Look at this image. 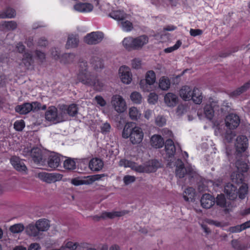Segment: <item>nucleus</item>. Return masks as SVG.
Masks as SVG:
<instances>
[{
    "label": "nucleus",
    "instance_id": "obj_32",
    "mask_svg": "<svg viewBox=\"0 0 250 250\" xmlns=\"http://www.w3.org/2000/svg\"><path fill=\"white\" fill-rule=\"evenodd\" d=\"M109 16L117 21L125 20L127 18V14L121 10H114L109 14Z\"/></svg>",
    "mask_w": 250,
    "mask_h": 250
},
{
    "label": "nucleus",
    "instance_id": "obj_8",
    "mask_svg": "<svg viewBox=\"0 0 250 250\" xmlns=\"http://www.w3.org/2000/svg\"><path fill=\"white\" fill-rule=\"evenodd\" d=\"M104 38L103 32L100 31L92 32L87 34L84 37V42L88 44H97L101 42Z\"/></svg>",
    "mask_w": 250,
    "mask_h": 250
},
{
    "label": "nucleus",
    "instance_id": "obj_20",
    "mask_svg": "<svg viewBox=\"0 0 250 250\" xmlns=\"http://www.w3.org/2000/svg\"><path fill=\"white\" fill-rule=\"evenodd\" d=\"M224 191L229 198L231 200L235 199L238 195L237 188L232 184H227L225 186Z\"/></svg>",
    "mask_w": 250,
    "mask_h": 250
},
{
    "label": "nucleus",
    "instance_id": "obj_54",
    "mask_svg": "<svg viewBox=\"0 0 250 250\" xmlns=\"http://www.w3.org/2000/svg\"><path fill=\"white\" fill-rule=\"evenodd\" d=\"M136 180V177L134 176L127 175L124 177L123 182L125 185H128L134 183Z\"/></svg>",
    "mask_w": 250,
    "mask_h": 250
},
{
    "label": "nucleus",
    "instance_id": "obj_38",
    "mask_svg": "<svg viewBox=\"0 0 250 250\" xmlns=\"http://www.w3.org/2000/svg\"><path fill=\"white\" fill-rule=\"evenodd\" d=\"M79 40L77 36L71 35L69 36L66 44L67 48L76 47L78 45Z\"/></svg>",
    "mask_w": 250,
    "mask_h": 250
},
{
    "label": "nucleus",
    "instance_id": "obj_34",
    "mask_svg": "<svg viewBox=\"0 0 250 250\" xmlns=\"http://www.w3.org/2000/svg\"><path fill=\"white\" fill-rule=\"evenodd\" d=\"M203 96L200 90L194 87L192 92V98L191 100L196 104H200L202 102Z\"/></svg>",
    "mask_w": 250,
    "mask_h": 250
},
{
    "label": "nucleus",
    "instance_id": "obj_5",
    "mask_svg": "<svg viewBox=\"0 0 250 250\" xmlns=\"http://www.w3.org/2000/svg\"><path fill=\"white\" fill-rule=\"evenodd\" d=\"M156 82V75L152 70L148 71L145 76V80H142L140 82L141 88L145 92L151 90L150 86Z\"/></svg>",
    "mask_w": 250,
    "mask_h": 250
},
{
    "label": "nucleus",
    "instance_id": "obj_22",
    "mask_svg": "<svg viewBox=\"0 0 250 250\" xmlns=\"http://www.w3.org/2000/svg\"><path fill=\"white\" fill-rule=\"evenodd\" d=\"M164 102L167 106L173 107L178 103V98L176 94L168 92L164 96Z\"/></svg>",
    "mask_w": 250,
    "mask_h": 250
},
{
    "label": "nucleus",
    "instance_id": "obj_31",
    "mask_svg": "<svg viewBox=\"0 0 250 250\" xmlns=\"http://www.w3.org/2000/svg\"><path fill=\"white\" fill-rule=\"evenodd\" d=\"M17 24L15 21H2L0 23V28L3 30L12 31L16 29Z\"/></svg>",
    "mask_w": 250,
    "mask_h": 250
},
{
    "label": "nucleus",
    "instance_id": "obj_49",
    "mask_svg": "<svg viewBox=\"0 0 250 250\" xmlns=\"http://www.w3.org/2000/svg\"><path fill=\"white\" fill-rule=\"evenodd\" d=\"M248 192V186L245 184H243L238 190V195L241 199H244Z\"/></svg>",
    "mask_w": 250,
    "mask_h": 250
},
{
    "label": "nucleus",
    "instance_id": "obj_12",
    "mask_svg": "<svg viewBox=\"0 0 250 250\" xmlns=\"http://www.w3.org/2000/svg\"><path fill=\"white\" fill-rule=\"evenodd\" d=\"M165 150V153L163 154L164 158L168 160L174 156L176 151V148L172 140L168 139L166 141Z\"/></svg>",
    "mask_w": 250,
    "mask_h": 250
},
{
    "label": "nucleus",
    "instance_id": "obj_11",
    "mask_svg": "<svg viewBox=\"0 0 250 250\" xmlns=\"http://www.w3.org/2000/svg\"><path fill=\"white\" fill-rule=\"evenodd\" d=\"M239 117L235 114H230L226 116L225 124L227 127L230 129L236 128L240 124Z\"/></svg>",
    "mask_w": 250,
    "mask_h": 250
},
{
    "label": "nucleus",
    "instance_id": "obj_14",
    "mask_svg": "<svg viewBox=\"0 0 250 250\" xmlns=\"http://www.w3.org/2000/svg\"><path fill=\"white\" fill-rule=\"evenodd\" d=\"M236 150L239 152L245 151L248 146V140L245 136L240 135L237 137L235 144Z\"/></svg>",
    "mask_w": 250,
    "mask_h": 250
},
{
    "label": "nucleus",
    "instance_id": "obj_45",
    "mask_svg": "<svg viewBox=\"0 0 250 250\" xmlns=\"http://www.w3.org/2000/svg\"><path fill=\"white\" fill-rule=\"evenodd\" d=\"M119 24L122 29L125 31L129 32L133 29L132 23L130 21L126 20V19L121 21Z\"/></svg>",
    "mask_w": 250,
    "mask_h": 250
},
{
    "label": "nucleus",
    "instance_id": "obj_17",
    "mask_svg": "<svg viewBox=\"0 0 250 250\" xmlns=\"http://www.w3.org/2000/svg\"><path fill=\"white\" fill-rule=\"evenodd\" d=\"M193 89L188 85L182 86L179 90L180 97L184 101H189L192 98V92Z\"/></svg>",
    "mask_w": 250,
    "mask_h": 250
},
{
    "label": "nucleus",
    "instance_id": "obj_1",
    "mask_svg": "<svg viewBox=\"0 0 250 250\" xmlns=\"http://www.w3.org/2000/svg\"><path fill=\"white\" fill-rule=\"evenodd\" d=\"M119 165L125 167H130L133 170L139 173H149L155 172L159 167V163L155 160H152L144 165H139L137 163L125 159H122Z\"/></svg>",
    "mask_w": 250,
    "mask_h": 250
},
{
    "label": "nucleus",
    "instance_id": "obj_21",
    "mask_svg": "<svg viewBox=\"0 0 250 250\" xmlns=\"http://www.w3.org/2000/svg\"><path fill=\"white\" fill-rule=\"evenodd\" d=\"M215 203V199L209 194H204L201 199L202 206L205 208H210Z\"/></svg>",
    "mask_w": 250,
    "mask_h": 250
},
{
    "label": "nucleus",
    "instance_id": "obj_25",
    "mask_svg": "<svg viewBox=\"0 0 250 250\" xmlns=\"http://www.w3.org/2000/svg\"><path fill=\"white\" fill-rule=\"evenodd\" d=\"M104 166L103 161L98 158H93L89 162V167L93 171H98L102 169Z\"/></svg>",
    "mask_w": 250,
    "mask_h": 250
},
{
    "label": "nucleus",
    "instance_id": "obj_55",
    "mask_svg": "<svg viewBox=\"0 0 250 250\" xmlns=\"http://www.w3.org/2000/svg\"><path fill=\"white\" fill-rule=\"evenodd\" d=\"M94 218H96L98 220L100 219H112V211H104L102 212L100 216H96Z\"/></svg>",
    "mask_w": 250,
    "mask_h": 250
},
{
    "label": "nucleus",
    "instance_id": "obj_40",
    "mask_svg": "<svg viewBox=\"0 0 250 250\" xmlns=\"http://www.w3.org/2000/svg\"><path fill=\"white\" fill-rule=\"evenodd\" d=\"M215 103L213 102L211 104H207L204 107V113L206 117L209 120H211L214 115V109Z\"/></svg>",
    "mask_w": 250,
    "mask_h": 250
},
{
    "label": "nucleus",
    "instance_id": "obj_23",
    "mask_svg": "<svg viewBox=\"0 0 250 250\" xmlns=\"http://www.w3.org/2000/svg\"><path fill=\"white\" fill-rule=\"evenodd\" d=\"M136 50L142 49L144 46L147 44L149 42L148 37L145 35L134 38Z\"/></svg>",
    "mask_w": 250,
    "mask_h": 250
},
{
    "label": "nucleus",
    "instance_id": "obj_53",
    "mask_svg": "<svg viewBox=\"0 0 250 250\" xmlns=\"http://www.w3.org/2000/svg\"><path fill=\"white\" fill-rule=\"evenodd\" d=\"M80 246V244L77 242H73L72 241H67L65 243L64 247H63L64 249L66 248H68L70 250H76L78 246Z\"/></svg>",
    "mask_w": 250,
    "mask_h": 250
},
{
    "label": "nucleus",
    "instance_id": "obj_52",
    "mask_svg": "<svg viewBox=\"0 0 250 250\" xmlns=\"http://www.w3.org/2000/svg\"><path fill=\"white\" fill-rule=\"evenodd\" d=\"M236 166L238 170L241 172H246L249 169L248 166L246 163L239 161L236 163Z\"/></svg>",
    "mask_w": 250,
    "mask_h": 250
},
{
    "label": "nucleus",
    "instance_id": "obj_28",
    "mask_svg": "<svg viewBox=\"0 0 250 250\" xmlns=\"http://www.w3.org/2000/svg\"><path fill=\"white\" fill-rule=\"evenodd\" d=\"M60 161V158L57 154H53L49 157L47 164L50 168L54 169L59 166Z\"/></svg>",
    "mask_w": 250,
    "mask_h": 250
},
{
    "label": "nucleus",
    "instance_id": "obj_36",
    "mask_svg": "<svg viewBox=\"0 0 250 250\" xmlns=\"http://www.w3.org/2000/svg\"><path fill=\"white\" fill-rule=\"evenodd\" d=\"M170 81L169 79L165 76L160 78L159 80V87L162 90H167L170 86Z\"/></svg>",
    "mask_w": 250,
    "mask_h": 250
},
{
    "label": "nucleus",
    "instance_id": "obj_44",
    "mask_svg": "<svg viewBox=\"0 0 250 250\" xmlns=\"http://www.w3.org/2000/svg\"><path fill=\"white\" fill-rule=\"evenodd\" d=\"M25 227L22 223L15 224L9 228V230L13 233H19L25 229Z\"/></svg>",
    "mask_w": 250,
    "mask_h": 250
},
{
    "label": "nucleus",
    "instance_id": "obj_39",
    "mask_svg": "<svg viewBox=\"0 0 250 250\" xmlns=\"http://www.w3.org/2000/svg\"><path fill=\"white\" fill-rule=\"evenodd\" d=\"M16 15V11L11 8H7L5 10L0 13V18H1V19H11L14 18Z\"/></svg>",
    "mask_w": 250,
    "mask_h": 250
},
{
    "label": "nucleus",
    "instance_id": "obj_26",
    "mask_svg": "<svg viewBox=\"0 0 250 250\" xmlns=\"http://www.w3.org/2000/svg\"><path fill=\"white\" fill-rule=\"evenodd\" d=\"M150 144L155 148H161L164 144V139L159 135H153L150 139Z\"/></svg>",
    "mask_w": 250,
    "mask_h": 250
},
{
    "label": "nucleus",
    "instance_id": "obj_46",
    "mask_svg": "<svg viewBox=\"0 0 250 250\" xmlns=\"http://www.w3.org/2000/svg\"><path fill=\"white\" fill-rule=\"evenodd\" d=\"M63 167L68 170L74 169L76 167L75 162L71 158H68L64 161Z\"/></svg>",
    "mask_w": 250,
    "mask_h": 250
},
{
    "label": "nucleus",
    "instance_id": "obj_30",
    "mask_svg": "<svg viewBox=\"0 0 250 250\" xmlns=\"http://www.w3.org/2000/svg\"><path fill=\"white\" fill-rule=\"evenodd\" d=\"M58 123L67 120L68 114L66 108V105H62L58 110Z\"/></svg>",
    "mask_w": 250,
    "mask_h": 250
},
{
    "label": "nucleus",
    "instance_id": "obj_42",
    "mask_svg": "<svg viewBox=\"0 0 250 250\" xmlns=\"http://www.w3.org/2000/svg\"><path fill=\"white\" fill-rule=\"evenodd\" d=\"M75 58V55L74 54H64L61 57L60 62L63 64L70 63L74 61Z\"/></svg>",
    "mask_w": 250,
    "mask_h": 250
},
{
    "label": "nucleus",
    "instance_id": "obj_51",
    "mask_svg": "<svg viewBox=\"0 0 250 250\" xmlns=\"http://www.w3.org/2000/svg\"><path fill=\"white\" fill-rule=\"evenodd\" d=\"M90 85L93 86L97 90L101 91L102 90L104 84L99 80L97 79L94 76L92 80V83Z\"/></svg>",
    "mask_w": 250,
    "mask_h": 250
},
{
    "label": "nucleus",
    "instance_id": "obj_16",
    "mask_svg": "<svg viewBox=\"0 0 250 250\" xmlns=\"http://www.w3.org/2000/svg\"><path fill=\"white\" fill-rule=\"evenodd\" d=\"M10 162L13 167L17 171L21 172H26L27 167L19 157L16 156L12 157L11 158Z\"/></svg>",
    "mask_w": 250,
    "mask_h": 250
},
{
    "label": "nucleus",
    "instance_id": "obj_13",
    "mask_svg": "<svg viewBox=\"0 0 250 250\" xmlns=\"http://www.w3.org/2000/svg\"><path fill=\"white\" fill-rule=\"evenodd\" d=\"M23 154L25 156L30 155L33 160L35 163L39 164L42 160V152L40 148L36 147L31 150L25 151V149L23 151Z\"/></svg>",
    "mask_w": 250,
    "mask_h": 250
},
{
    "label": "nucleus",
    "instance_id": "obj_43",
    "mask_svg": "<svg viewBox=\"0 0 250 250\" xmlns=\"http://www.w3.org/2000/svg\"><path fill=\"white\" fill-rule=\"evenodd\" d=\"M129 115L132 120H137L141 116L140 111L135 107H131L129 109Z\"/></svg>",
    "mask_w": 250,
    "mask_h": 250
},
{
    "label": "nucleus",
    "instance_id": "obj_33",
    "mask_svg": "<svg viewBox=\"0 0 250 250\" xmlns=\"http://www.w3.org/2000/svg\"><path fill=\"white\" fill-rule=\"evenodd\" d=\"M91 67L95 70L98 71L104 67L103 61L98 57H93L90 61Z\"/></svg>",
    "mask_w": 250,
    "mask_h": 250
},
{
    "label": "nucleus",
    "instance_id": "obj_64",
    "mask_svg": "<svg viewBox=\"0 0 250 250\" xmlns=\"http://www.w3.org/2000/svg\"><path fill=\"white\" fill-rule=\"evenodd\" d=\"M236 136V134L234 131H229L226 133L225 138L228 142L232 141L233 138Z\"/></svg>",
    "mask_w": 250,
    "mask_h": 250
},
{
    "label": "nucleus",
    "instance_id": "obj_24",
    "mask_svg": "<svg viewBox=\"0 0 250 250\" xmlns=\"http://www.w3.org/2000/svg\"><path fill=\"white\" fill-rule=\"evenodd\" d=\"M74 9L79 12L87 13L93 10V5L88 3H79L74 6Z\"/></svg>",
    "mask_w": 250,
    "mask_h": 250
},
{
    "label": "nucleus",
    "instance_id": "obj_10",
    "mask_svg": "<svg viewBox=\"0 0 250 250\" xmlns=\"http://www.w3.org/2000/svg\"><path fill=\"white\" fill-rule=\"evenodd\" d=\"M119 76L122 82L125 84H128L132 81V75L128 66L123 65L120 67L119 69Z\"/></svg>",
    "mask_w": 250,
    "mask_h": 250
},
{
    "label": "nucleus",
    "instance_id": "obj_18",
    "mask_svg": "<svg viewBox=\"0 0 250 250\" xmlns=\"http://www.w3.org/2000/svg\"><path fill=\"white\" fill-rule=\"evenodd\" d=\"M25 231L27 235L30 237L40 238L42 233L39 231L36 224L33 223L28 224L25 228Z\"/></svg>",
    "mask_w": 250,
    "mask_h": 250
},
{
    "label": "nucleus",
    "instance_id": "obj_2",
    "mask_svg": "<svg viewBox=\"0 0 250 250\" xmlns=\"http://www.w3.org/2000/svg\"><path fill=\"white\" fill-rule=\"evenodd\" d=\"M144 132L142 128L134 125L132 123H126L122 131V137L129 138L130 142L133 145H137L142 142L144 138Z\"/></svg>",
    "mask_w": 250,
    "mask_h": 250
},
{
    "label": "nucleus",
    "instance_id": "obj_6",
    "mask_svg": "<svg viewBox=\"0 0 250 250\" xmlns=\"http://www.w3.org/2000/svg\"><path fill=\"white\" fill-rule=\"evenodd\" d=\"M36 177L43 182L50 184L61 181L62 179V175L57 173H49L41 172L37 173Z\"/></svg>",
    "mask_w": 250,
    "mask_h": 250
},
{
    "label": "nucleus",
    "instance_id": "obj_3",
    "mask_svg": "<svg viewBox=\"0 0 250 250\" xmlns=\"http://www.w3.org/2000/svg\"><path fill=\"white\" fill-rule=\"evenodd\" d=\"M94 75L88 70L87 63L81 62L80 64V70L77 75V80L84 84L91 85Z\"/></svg>",
    "mask_w": 250,
    "mask_h": 250
},
{
    "label": "nucleus",
    "instance_id": "obj_61",
    "mask_svg": "<svg viewBox=\"0 0 250 250\" xmlns=\"http://www.w3.org/2000/svg\"><path fill=\"white\" fill-rule=\"evenodd\" d=\"M155 123L159 126H163L166 124V120L163 116L159 115L155 119Z\"/></svg>",
    "mask_w": 250,
    "mask_h": 250
},
{
    "label": "nucleus",
    "instance_id": "obj_57",
    "mask_svg": "<svg viewBox=\"0 0 250 250\" xmlns=\"http://www.w3.org/2000/svg\"><path fill=\"white\" fill-rule=\"evenodd\" d=\"M181 44L182 42L180 40H178L177 41L175 45H174L172 46L166 48L164 51L166 53L172 52V51L178 49L179 48V47L181 45Z\"/></svg>",
    "mask_w": 250,
    "mask_h": 250
},
{
    "label": "nucleus",
    "instance_id": "obj_19",
    "mask_svg": "<svg viewBox=\"0 0 250 250\" xmlns=\"http://www.w3.org/2000/svg\"><path fill=\"white\" fill-rule=\"evenodd\" d=\"M250 88V81L245 83L241 86L236 88V89L230 92L229 95L231 98H236L247 91Z\"/></svg>",
    "mask_w": 250,
    "mask_h": 250
},
{
    "label": "nucleus",
    "instance_id": "obj_4",
    "mask_svg": "<svg viewBox=\"0 0 250 250\" xmlns=\"http://www.w3.org/2000/svg\"><path fill=\"white\" fill-rule=\"evenodd\" d=\"M110 104L114 110L118 113L124 112L127 108L125 100L122 96L118 94H115L112 96Z\"/></svg>",
    "mask_w": 250,
    "mask_h": 250
},
{
    "label": "nucleus",
    "instance_id": "obj_37",
    "mask_svg": "<svg viewBox=\"0 0 250 250\" xmlns=\"http://www.w3.org/2000/svg\"><path fill=\"white\" fill-rule=\"evenodd\" d=\"M195 194L194 189L192 188H188L183 192V198L186 201L191 202L194 198Z\"/></svg>",
    "mask_w": 250,
    "mask_h": 250
},
{
    "label": "nucleus",
    "instance_id": "obj_58",
    "mask_svg": "<svg viewBox=\"0 0 250 250\" xmlns=\"http://www.w3.org/2000/svg\"><path fill=\"white\" fill-rule=\"evenodd\" d=\"M15 129L17 131H21L25 126V124L23 120L17 121L14 124Z\"/></svg>",
    "mask_w": 250,
    "mask_h": 250
},
{
    "label": "nucleus",
    "instance_id": "obj_47",
    "mask_svg": "<svg viewBox=\"0 0 250 250\" xmlns=\"http://www.w3.org/2000/svg\"><path fill=\"white\" fill-rule=\"evenodd\" d=\"M66 108L69 116H74L78 112V107L75 104H71L69 106L66 105Z\"/></svg>",
    "mask_w": 250,
    "mask_h": 250
},
{
    "label": "nucleus",
    "instance_id": "obj_15",
    "mask_svg": "<svg viewBox=\"0 0 250 250\" xmlns=\"http://www.w3.org/2000/svg\"><path fill=\"white\" fill-rule=\"evenodd\" d=\"M58 109L54 106H49L45 113L46 120L54 124L58 123Z\"/></svg>",
    "mask_w": 250,
    "mask_h": 250
},
{
    "label": "nucleus",
    "instance_id": "obj_48",
    "mask_svg": "<svg viewBox=\"0 0 250 250\" xmlns=\"http://www.w3.org/2000/svg\"><path fill=\"white\" fill-rule=\"evenodd\" d=\"M131 101L135 104H140L142 100V97L140 93L138 92H133L130 95Z\"/></svg>",
    "mask_w": 250,
    "mask_h": 250
},
{
    "label": "nucleus",
    "instance_id": "obj_63",
    "mask_svg": "<svg viewBox=\"0 0 250 250\" xmlns=\"http://www.w3.org/2000/svg\"><path fill=\"white\" fill-rule=\"evenodd\" d=\"M127 213L126 211L121 210V211H112V219H114L117 217H122Z\"/></svg>",
    "mask_w": 250,
    "mask_h": 250
},
{
    "label": "nucleus",
    "instance_id": "obj_50",
    "mask_svg": "<svg viewBox=\"0 0 250 250\" xmlns=\"http://www.w3.org/2000/svg\"><path fill=\"white\" fill-rule=\"evenodd\" d=\"M216 202L217 205L222 208L226 207V200L224 195L223 194L217 195Z\"/></svg>",
    "mask_w": 250,
    "mask_h": 250
},
{
    "label": "nucleus",
    "instance_id": "obj_62",
    "mask_svg": "<svg viewBox=\"0 0 250 250\" xmlns=\"http://www.w3.org/2000/svg\"><path fill=\"white\" fill-rule=\"evenodd\" d=\"M141 61L139 59H134L132 60L131 65L132 67L135 69H139L141 67Z\"/></svg>",
    "mask_w": 250,
    "mask_h": 250
},
{
    "label": "nucleus",
    "instance_id": "obj_27",
    "mask_svg": "<svg viewBox=\"0 0 250 250\" xmlns=\"http://www.w3.org/2000/svg\"><path fill=\"white\" fill-rule=\"evenodd\" d=\"M35 224L40 233L47 231L50 228L49 221L45 219L38 220Z\"/></svg>",
    "mask_w": 250,
    "mask_h": 250
},
{
    "label": "nucleus",
    "instance_id": "obj_7",
    "mask_svg": "<svg viewBox=\"0 0 250 250\" xmlns=\"http://www.w3.org/2000/svg\"><path fill=\"white\" fill-rule=\"evenodd\" d=\"M176 175L179 178H183L186 174H192L194 169L191 166L186 167L184 166L183 162L180 159H177L176 162Z\"/></svg>",
    "mask_w": 250,
    "mask_h": 250
},
{
    "label": "nucleus",
    "instance_id": "obj_59",
    "mask_svg": "<svg viewBox=\"0 0 250 250\" xmlns=\"http://www.w3.org/2000/svg\"><path fill=\"white\" fill-rule=\"evenodd\" d=\"M232 247L236 250H245V247L241 245L237 240H233L231 242Z\"/></svg>",
    "mask_w": 250,
    "mask_h": 250
},
{
    "label": "nucleus",
    "instance_id": "obj_35",
    "mask_svg": "<svg viewBox=\"0 0 250 250\" xmlns=\"http://www.w3.org/2000/svg\"><path fill=\"white\" fill-rule=\"evenodd\" d=\"M249 227H250V221H248L241 225L230 227L228 231L231 233H238Z\"/></svg>",
    "mask_w": 250,
    "mask_h": 250
},
{
    "label": "nucleus",
    "instance_id": "obj_29",
    "mask_svg": "<svg viewBox=\"0 0 250 250\" xmlns=\"http://www.w3.org/2000/svg\"><path fill=\"white\" fill-rule=\"evenodd\" d=\"M124 47L128 51L136 50L134 38L127 37L125 38L122 41Z\"/></svg>",
    "mask_w": 250,
    "mask_h": 250
},
{
    "label": "nucleus",
    "instance_id": "obj_60",
    "mask_svg": "<svg viewBox=\"0 0 250 250\" xmlns=\"http://www.w3.org/2000/svg\"><path fill=\"white\" fill-rule=\"evenodd\" d=\"M94 100L98 105L102 107H104L106 104V102L101 96H96Z\"/></svg>",
    "mask_w": 250,
    "mask_h": 250
},
{
    "label": "nucleus",
    "instance_id": "obj_41",
    "mask_svg": "<svg viewBox=\"0 0 250 250\" xmlns=\"http://www.w3.org/2000/svg\"><path fill=\"white\" fill-rule=\"evenodd\" d=\"M33 62L32 55L28 51L25 52L22 59V63L27 68L29 67Z\"/></svg>",
    "mask_w": 250,
    "mask_h": 250
},
{
    "label": "nucleus",
    "instance_id": "obj_56",
    "mask_svg": "<svg viewBox=\"0 0 250 250\" xmlns=\"http://www.w3.org/2000/svg\"><path fill=\"white\" fill-rule=\"evenodd\" d=\"M158 96L157 94L154 92L150 93L148 95V102L152 104H155L158 101Z\"/></svg>",
    "mask_w": 250,
    "mask_h": 250
},
{
    "label": "nucleus",
    "instance_id": "obj_9",
    "mask_svg": "<svg viewBox=\"0 0 250 250\" xmlns=\"http://www.w3.org/2000/svg\"><path fill=\"white\" fill-rule=\"evenodd\" d=\"M39 105L40 103L38 102L26 103L21 105H17L15 107V110L21 114H26L32 110H36L40 108Z\"/></svg>",
    "mask_w": 250,
    "mask_h": 250
}]
</instances>
